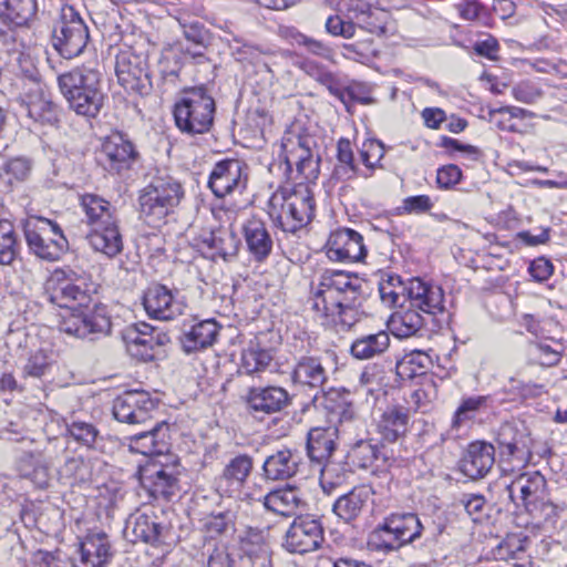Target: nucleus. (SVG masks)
I'll return each mask as SVG.
<instances>
[{
    "label": "nucleus",
    "instance_id": "nucleus-1",
    "mask_svg": "<svg viewBox=\"0 0 567 567\" xmlns=\"http://www.w3.org/2000/svg\"><path fill=\"white\" fill-rule=\"evenodd\" d=\"M93 284L84 272L56 268L45 282L47 299L66 310L59 330L72 338L93 341L111 331V319L104 307L93 303Z\"/></svg>",
    "mask_w": 567,
    "mask_h": 567
},
{
    "label": "nucleus",
    "instance_id": "nucleus-2",
    "mask_svg": "<svg viewBox=\"0 0 567 567\" xmlns=\"http://www.w3.org/2000/svg\"><path fill=\"white\" fill-rule=\"evenodd\" d=\"M365 287V280L354 274L327 269L311 284V307L328 322L348 330L360 320Z\"/></svg>",
    "mask_w": 567,
    "mask_h": 567
},
{
    "label": "nucleus",
    "instance_id": "nucleus-3",
    "mask_svg": "<svg viewBox=\"0 0 567 567\" xmlns=\"http://www.w3.org/2000/svg\"><path fill=\"white\" fill-rule=\"evenodd\" d=\"M61 94L69 107L80 116L96 117L106 100L102 90V73L91 65L76 66L58 76Z\"/></svg>",
    "mask_w": 567,
    "mask_h": 567
},
{
    "label": "nucleus",
    "instance_id": "nucleus-4",
    "mask_svg": "<svg viewBox=\"0 0 567 567\" xmlns=\"http://www.w3.org/2000/svg\"><path fill=\"white\" fill-rule=\"evenodd\" d=\"M184 197L182 184L169 175L156 176L138 196L140 215L147 225L158 227Z\"/></svg>",
    "mask_w": 567,
    "mask_h": 567
},
{
    "label": "nucleus",
    "instance_id": "nucleus-5",
    "mask_svg": "<svg viewBox=\"0 0 567 567\" xmlns=\"http://www.w3.org/2000/svg\"><path fill=\"white\" fill-rule=\"evenodd\" d=\"M215 111L213 96L204 86H195L186 90L175 103L173 115L181 132L195 135L210 130Z\"/></svg>",
    "mask_w": 567,
    "mask_h": 567
},
{
    "label": "nucleus",
    "instance_id": "nucleus-6",
    "mask_svg": "<svg viewBox=\"0 0 567 567\" xmlns=\"http://www.w3.org/2000/svg\"><path fill=\"white\" fill-rule=\"evenodd\" d=\"M22 226L28 248L39 259L54 262L68 251L69 241L55 221L31 216Z\"/></svg>",
    "mask_w": 567,
    "mask_h": 567
},
{
    "label": "nucleus",
    "instance_id": "nucleus-7",
    "mask_svg": "<svg viewBox=\"0 0 567 567\" xmlns=\"http://www.w3.org/2000/svg\"><path fill=\"white\" fill-rule=\"evenodd\" d=\"M89 41V30L84 21L72 7L62 9L61 19L56 22L52 44L64 59L80 55Z\"/></svg>",
    "mask_w": 567,
    "mask_h": 567
},
{
    "label": "nucleus",
    "instance_id": "nucleus-8",
    "mask_svg": "<svg viewBox=\"0 0 567 567\" xmlns=\"http://www.w3.org/2000/svg\"><path fill=\"white\" fill-rule=\"evenodd\" d=\"M495 441L502 462L526 463L529 461L534 440L529 426L524 421L513 420L502 423Z\"/></svg>",
    "mask_w": 567,
    "mask_h": 567
},
{
    "label": "nucleus",
    "instance_id": "nucleus-9",
    "mask_svg": "<svg viewBox=\"0 0 567 567\" xmlns=\"http://www.w3.org/2000/svg\"><path fill=\"white\" fill-rule=\"evenodd\" d=\"M20 106L35 123L54 125L59 121L58 105L45 94L37 71L31 72L24 80Z\"/></svg>",
    "mask_w": 567,
    "mask_h": 567
},
{
    "label": "nucleus",
    "instance_id": "nucleus-10",
    "mask_svg": "<svg viewBox=\"0 0 567 567\" xmlns=\"http://www.w3.org/2000/svg\"><path fill=\"white\" fill-rule=\"evenodd\" d=\"M159 400L144 390H128L113 402V415L123 423L142 424L152 419Z\"/></svg>",
    "mask_w": 567,
    "mask_h": 567
},
{
    "label": "nucleus",
    "instance_id": "nucleus-11",
    "mask_svg": "<svg viewBox=\"0 0 567 567\" xmlns=\"http://www.w3.org/2000/svg\"><path fill=\"white\" fill-rule=\"evenodd\" d=\"M323 542V527L320 519L310 515L297 516L286 532L284 547L295 554L317 550Z\"/></svg>",
    "mask_w": 567,
    "mask_h": 567
},
{
    "label": "nucleus",
    "instance_id": "nucleus-12",
    "mask_svg": "<svg viewBox=\"0 0 567 567\" xmlns=\"http://www.w3.org/2000/svg\"><path fill=\"white\" fill-rule=\"evenodd\" d=\"M248 183V166L239 159H224L216 163L210 172L208 187L216 197L241 194Z\"/></svg>",
    "mask_w": 567,
    "mask_h": 567
},
{
    "label": "nucleus",
    "instance_id": "nucleus-13",
    "mask_svg": "<svg viewBox=\"0 0 567 567\" xmlns=\"http://www.w3.org/2000/svg\"><path fill=\"white\" fill-rule=\"evenodd\" d=\"M340 431L339 427L329 426L316 427L308 433L307 452L309 458L318 464L324 463L320 478L321 486L324 491L328 486L332 487L336 484L332 481L334 466L327 462L336 450V440Z\"/></svg>",
    "mask_w": 567,
    "mask_h": 567
},
{
    "label": "nucleus",
    "instance_id": "nucleus-14",
    "mask_svg": "<svg viewBox=\"0 0 567 567\" xmlns=\"http://www.w3.org/2000/svg\"><path fill=\"white\" fill-rule=\"evenodd\" d=\"M506 491L508 497L516 505L519 501L529 514L535 513L536 506L548 497L546 480L537 471L522 473L506 486Z\"/></svg>",
    "mask_w": 567,
    "mask_h": 567
},
{
    "label": "nucleus",
    "instance_id": "nucleus-15",
    "mask_svg": "<svg viewBox=\"0 0 567 567\" xmlns=\"http://www.w3.org/2000/svg\"><path fill=\"white\" fill-rule=\"evenodd\" d=\"M124 341L128 354L140 361L148 362L161 354L162 347L168 341L166 334L142 323L140 327L128 328L124 333Z\"/></svg>",
    "mask_w": 567,
    "mask_h": 567
},
{
    "label": "nucleus",
    "instance_id": "nucleus-16",
    "mask_svg": "<svg viewBox=\"0 0 567 567\" xmlns=\"http://www.w3.org/2000/svg\"><path fill=\"white\" fill-rule=\"evenodd\" d=\"M245 400L249 412L259 419L281 412L291 404L289 392L278 385L252 386Z\"/></svg>",
    "mask_w": 567,
    "mask_h": 567
},
{
    "label": "nucleus",
    "instance_id": "nucleus-17",
    "mask_svg": "<svg viewBox=\"0 0 567 567\" xmlns=\"http://www.w3.org/2000/svg\"><path fill=\"white\" fill-rule=\"evenodd\" d=\"M138 158V152L133 143L123 134L114 133L107 136L100 152V162L112 174H121L130 169Z\"/></svg>",
    "mask_w": 567,
    "mask_h": 567
},
{
    "label": "nucleus",
    "instance_id": "nucleus-18",
    "mask_svg": "<svg viewBox=\"0 0 567 567\" xmlns=\"http://www.w3.org/2000/svg\"><path fill=\"white\" fill-rule=\"evenodd\" d=\"M409 305L427 317L445 311V293L441 286L421 278H412L406 285Z\"/></svg>",
    "mask_w": 567,
    "mask_h": 567
},
{
    "label": "nucleus",
    "instance_id": "nucleus-19",
    "mask_svg": "<svg viewBox=\"0 0 567 567\" xmlns=\"http://www.w3.org/2000/svg\"><path fill=\"white\" fill-rule=\"evenodd\" d=\"M141 483L154 499L169 501L179 489L178 471L173 465L147 464Z\"/></svg>",
    "mask_w": 567,
    "mask_h": 567
},
{
    "label": "nucleus",
    "instance_id": "nucleus-20",
    "mask_svg": "<svg viewBox=\"0 0 567 567\" xmlns=\"http://www.w3.org/2000/svg\"><path fill=\"white\" fill-rule=\"evenodd\" d=\"M142 303L150 318L161 321L173 320L184 310V303L171 289L161 284H153L146 288Z\"/></svg>",
    "mask_w": 567,
    "mask_h": 567
},
{
    "label": "nucleus",
    "instance_id": "nucleus-21",
    "mask_svg": "<svg viewBox=\"0 0 567 567\" xmlns=\"http://www.w3.org/2000/svg\"><path fill=\"white\" fill-rule=\"evenodd\" d=\"M327 256L333 261L357 262L367 256L363 237L350 228L333 231L327 243Z\"/></svg>",
    "mask_w": 567,
    "mask_h": 567
},
{
    "label": "nucleus",
    "instance_id": "nucleus-22",
    "mask_svg": "<svg viewBox=\"0 0 567 567\" xmlns=\"http://www.w3.org/2000/svg\"><path fill=\"white\" fill-rule=\"evenodd\" d=\"M495 464V447L485 441L467 445L460 460V471L471 480L485 477Z\"/></svg>",
    "mask_w": 567,
    "mask_h": 567
},
{
    "label": "nucleus",
    "instance_id": "nucleus-23",
    "mask_svg": "<svg viewBox=\"0 0 567 567\" xmlns=\"http://www.w3.org/2000/svg\"><path fill=\"white\" fill-rule=\"evenodd\" d=\"M112 557L111 543L106 533L101 530L89 532L79 544V558L72 563L73 567H102Z\"/></svg>",
    "mask_w": 567,
    "mask_h": 567
},
{
    "label": "nucleus",
    "instance_id": "nucleus-24",
    "mask_svg": "<svg viewBox=\"0 0 567 567\" xmlns=\"http://www.w3.org/2000/svg\"><path fill=\"white\" fill-rule=\"evenodd\" d=\"M329 378L327 361L320 357H300L291 372L295 384L315 390H322Z\"/></svg>",
    "mask_w": 567,
    "mask_h": 567
},
{
    "label": "nucleus",
    "instance_id": "nucleus-25",
    "mask_svg": "<svg viewBox=\"0 0 567 567\" xmlns=\"http://www.w3.org/2000/svg\"><path fill=\"white\" fill-rule=\"evenodd\" d=\"M115 73L118 83L126 90L143 94L147 87L148 74L142 61L134 54L117 55Z\"/></svg>",
    "mask_w": 567,
    "mask_h": 567
},
{
    "label": "nucleus",
    "instance_id": "nucleus-26",
    "mask_svg": "<svg viewBox=\"0 0 567 567\" xmlns=\"http://www.w3.org/2000/svg\"><path fill=\"white\" fill-rule=\"evenodd\" d=\"M169 439V425L163 421L156 423L148 431L131 435L128 437L130 449L143 455H159L168 452Z\"/></svg>",
    "mask_w": 567,
    "mask_h": 567
},
{
    "label": "nucleus",
    "instance_id": "nucleus-27",
    "mask_svg": "<svg viewBox=\"0 0 567 567\" xmlns=\"http://www.w3.org/2000/svg\"><path fill=\"white\" fill-rule=\"evenodd\" d=\"M267 509L282 516H292L307 507V499L301 488L296 485H286L285 487L269 492L264 499Z\"/></svg>",
    "mask_w": 567,
    "mask_h": 567
},
{
    "label": "nucleus",
    "instance_id": "nucleus-28",
    "mask_svg": "<svg viewBox=\"0 0 567 567\" xmlns=\"http://www.w3.org/2000/svg\"><path fill=\"white\" fill-rule=\"evenodd\" d=\"M247 250L257 262L265 261L272 251L274 241L266 224L258 218L248 219L243 226Z\"/></svg>",
    "mask_w": 567,
    "mask_h": 567
},
{
    "label": "nucleus",
    "instance_id": "nucleus-29",
    "mask_svg": "<svg viewBox=\"0 0 567 567\" xmlns=\"http://www.w3.org/2000/svg\"><path fill=\"white\" fill-rule=\"evenodd\" d=\"M300 455L290 449H281L266 457L262 472L266 480L282 481L295 476L299 471Z\"/></svg>",
    "mask_w": 567,
    "mask_h": 567
},
{
    "label": "nucleus",
    "instance_id": "nucleus-30",
    "mask_svg": "<svg viewBox=\"0 0 567 567\" xmlns=\"http://www.w3.org/2000/svg\"><path fill=\"white\" fill-rule=\"evenodd\" d=\"M86 240L93 250L110 258L117 256L123 249V238L118 227V220L92 227L86 235Z\"/></svg>",
    "mask_w": 567,
    "mask_h": 567
},
{
    "label": "nucleus",
    "instance_id": "nucleus-31",
    "mask_svg": "<svg viewBox=\"0 0 567 567\" xmlns=\"http://www.w3.org/2000/svg\"><path fill=\"white\" fill-rule=\"evenodd\" d=\"M410 411L405 406H388L381 414L377 427L384 441L395 442L409 430Z\"/></svg>",
    "mask_w": 567,
    "mask_h": 567
},
{
    "label": "nucleus",
    "instance_id": "nucleus-32",
    "mask_svg": "<svg viewBox=\"0 0 567 567\" xmlns=\"http://www.w3.org/2000/svg\"><path fill=\"white\" fill-rule=\"evenodd\" d=\"M162 528L153 514L136 513L127 519L124 533L126 537L132 536L133 543L141 540L154 545L159 542Z\"/></svg>",
    "mask_w": 567,
    "mask_h": 567
},
{
    "label": "nucleus",
    "instance_id": "nucleus-33",
    "mask_svg": "<svg viewBox=\"0 0 567 567\" xmlns=\"http://www.w3.org/2000/svg\"><path fill=\"white\" fill-rule=\"evenodd\" d=\"M220 326L215 319L199 321L192 326L182 338L185 352L190 353L213 346L219 334Z\"/></svg>",
    "mask_w": 567,
    "mask_h": 567
},
{
    "label": "nucleus",
    "instance_id": "nucleus-34",
    "mask_svg": "<svg viewBox=\"0 0 567 567\" xmlns=\"http://www.w3.org/2000/svg\"><path fill=\"white\" fill-rule=\"evenodd\" d=\"M81 207L86 217L87 225L92 227L110 225L117 221L115 207L103 197L95 194H84L81 196Z\"/></svg>",
    "mask_w": 567,
    "mask_h": 567
},
{
    "label": "nucleus",
    "instance_id": "nucleus-35",
    "mask_svg": "<svg viewBox=\"0 0 567 567\" xmlns=\"http://www.w3.org/2000/svg\"><path fill=\"white\" fill-rule=\"evenodd\" d=\"M288 208L292 209L291 214L295 218L297 230L306 226L315 216L313 193L306 184H298L293 189L289 190Z\"/></svg>",
    "mask_w": 567,
    "mask_h": 567
},
{
    "label": "nucleus",
    "instance_id": "nucleus-36",
    "mask_svg": "<svg viewBox=\"0 0 567 567\" xmlns=\"http://www.w3.org/2000/svg\"><path fill=\"white\" fill-rule=\"evenodd\" d=\"M373 493L371 486L354 487L348 494L340 496L333 504V512L346 522L354 519Z\"/></svg>",
    "mask_w": 567,
    "mask_h": 567
},
{
    "label": "nucleus",
    "instance_id": "nucleus-37",
    "mask_svg": "<svg viewBox=\"0 0 567 567\" xmlns=\"http://www.w3.org/2000/svg\"><path fill=\"white\" fill-rule=\"evenodd\" d=\"M389 347V333L386 331H379L357 338L350 347V353L357 360H370L383 354Z\"/></svg>",
    "mask_w": 567,
    "mask_h": 567
},
{
    "label": "nucleus",
    "instance_id": "nucleus-38",
    "mask_svg": "<svg viewBox=\"0 0 567 567\" xmlns=\"http://www.w3.org/2000/svg\"><path fill=\"white\" fill-rule=\"evenodd\" d=\"M425 315L409 305L394 312L389 321L393 334L398 338H409L416 334L425 324Z\"/></svg>",
    "mask_w": 567,
    "mask_h": 567
},
{
    "label": "nucleus",
    "instance_id": "nucleus-39",
    "mask_svg": "<svg viewBox=\"0 0 567 567\" xmlns=\"http://www.w3.org/2000/svg\"><path fill=\"white\" fill-rule=\"evenodd\" d=\"M35 11V0H0V20L8 27L27 24Z\"/></svg>",
    "mask_w": 567,
    "mask_h": 567
},
{
    "label": "nucleus",
    "instance_id": "nucleus-40",
    "mask_svg": "<svg viewBox=\"0 0 567 567\" xmlns=\"http://www.w3.org/2000/svg\"><path fill=\"white\" fill-rule=\"evenodd\" d=\"M386 519L389 528L396 535L403 546L415 542L422 536L424 526L416 514H391Z\"/></svg>",
    "mask_w": 567,
    "mask_h": 567
},
{
    "label": "nucleus",
    "instance_id": "nucleus-41",
    "mask_svg": "<svg viewBox=\"0 0 567 567\" xmlns=\"http://www.w3.org/2000/svg\"><path fill=\"white\" fill-rule=\"evenodd\" d=\"M288 202H290L289 189L281 188L276 190L269 199L268 214L280 229L287 233H295L297 231V225L293 223L292 209L288 208Z\"/></svg>",
    "mask_w": 567,
    "mask_h": 567
},
{
    "label": "nucleus",
    "instance_id": "nucleus-42",
    "mask_svg": "<svg viewBox=\"0 0 567 567\" xmlns=\"http://www.w3.org/2000/svg\"><path fill=\"white\" fill-rule=\"evenodd\" d=\"M254 462L249 455L240 454L229 461L223 471L220 485L226 483L229 488L238 491L243 487L252 471Z\"/></svg>",
    "mask_w": 567,
    "mask_h": 567
},
{
    "label": "nucleus",
    "instance_id": "nucleus-43",
    "mask_svg": "<svg viewBox=\"0 0 567 567\" xmlns=\"http://www.w3.org/2000/svg\"><path fill=\"white\" fill-rule=\"evenodd\" d=\"M354 19L358 25L370 33L383 34L389 19V13L384 10L372 8L370 4H358L354 8Z\"/></svg>",
    "mask_w": 567,
    "mask_h": 567
},
{
    "label": "nucleus",
    "instance_id": "nucleus-44",
    "mask_svg": "<svg viewBox=\"0 0 567 567\" xmlns=\"http://www.w3.org/2000/svg\"><path fill=\"white\" fill-rule=\"evenodd\" d=\"M357 172L358 165L354 162L351 142L348 138H340L337 144V164L332 175L339 181H349L357 175Z\"/></svg>",
    "mask_w": 567,
    "mask_h": 567
},
{
    "label": "nucleus",
    "instance_id": "nucleus-45",
    "mask_svg": "<svg viewBox=\"0 0 567 567\" xmlns=\"http://www.w3.org/2000/svg\"><path fill=\"white\" fill-rule=\"evenodd\" d=\"M205 243L215 251V255L224 260L235 257L239 248L238 238L228 229H219L210 233L209 237L205 239Z\"/></svg>",
    "mask_w": 567,
    "mask_h": 567
},
{
    "label": "nucleus",
    "instance_id": "nucleus-46",
    "mask_svg": "<svg viewBox=\"0 0 567 567\" xmlns=\"http://www.w3.org/2000/svg\"><path fill=\"white\" fill-rule=\"evenodd\" d=\"M272 354L269 350L258 346H250L241 353L240 372L252 375L267 370L272 362Z\"/></svg>",
    "mask_w": 567,
    "mask_h": 567
},
{
    "label": "nucleus",
    "instance_id": "nucleus-47",
    "mask_svg": "<svg viewBox=\"0 0 567 567\" xmlns=\"http://www.w3.org/2000/svg\"><path fill=\"white\" fill-rule=\"evenodd\" d=\"M431 363L432 359L427 353L415 350L396 362V374L401 379H413L423 374Z\"/></svg>",
    "mask_w": 567,
    "mask_h": 567
},
{
    "label": "nucleus",
    "instance_id": "nucleus-48",
    "mask_svg": "<svg viewBox=\"0 0 567 567\" xmlns=\"http://www.w3.org/2000/svg\"><path fill=\"white\" fill-rule=\"evenodd\" d=\"M379 293L384 305L395 307L402 305V300L408 296V289L400 276L385 275L379 282Z\"/></svg>",
    "mask_w": 567,
    "mask_h": 567
},
{
    "label": "nucleus",
    "instance_id": "nucleus-49",
    "mask_svg": "<svg viewBox=\"0 0 567 567\" xmlns=\"http://www.w3.org/2000/svg\"><path fill=\"white\" fill-rule=\"evenodd\" d=\"M18 243L12 223L0 220V264L10 265L17 256Z\"/></svg>",
    "mask_w": 567,
    "mask_h": 567
},
{
    "label": "nucleus",
    "instance_id": "nucleus-50",
    "mask_svg": "<svg viewBox=\"0 0 567 567\" xmlns=\"http://www.w3.org/2000/svg\"><path fill=\"white\" fill-rule=\"evenodd\" d=\"M487 396L477 395L463 399L460 406L456 409L453 420L452 427L460 429L461 425L475 417L483 408L486 406Z\"/></svg>",
    "mask_w": 567,
    "mask_h": 567
},
{
    "label": "nucleus",
    "instance_id": "nucleus-51",
    "mask_svg": "<svg viewBox=\"0 0 567 567\" xmlns=\"http://www.w3.org/2000/svg\"><path fill=\"white\" fill-rule=\"evenodd\" d=\"M282 148L288 168H291L293 163L313 157L308 138L300 136H296L295 138L289 137L284 141Z\"/></svg>",
    "mask_w": 567,
    "mask_h": 567
},
{
    "label": "nucleus",
    "instance_id": "nucleus-52",
    "mask_svg": "<svg viewBox=\"0 0 567 567\" xmlns=\"http://www.w3.org/2000/svg\"><path fill=\"white\" fill-rule=\"evenodd\" d=\"M370 543L378 549L384 553L394 551L403 547V544L389 528V522L385 518L384 522L379 525L370 536Z\"/></svg>",
    "mask_w": 567,
    "mask_h": 567
},
{
    "label": "nucleus",
    "instance_id": "nucleus-53",
    "mask_svg": "<svg viewBox=\"0 0 567 567\" xmlns=\"http://www.w3.org/2000/svg\"><path fill=\"white\" fill-rule=\"evenodd\" d=\"M204 527L212 537L231 532L235 527V513L225 511L212 514L205 519Z\"/></svg>",
    "mask_w": 567,
    "mask_h": 567
},
{
    "label": "nucleus",
    "instance_id": "nucleus-54",
    "mask_svg": "<svg viewBox=\"0 0 567 567\" xmlns=\"http://www.w3.org/2000/svg\"><path fill=\"white\" fill-rule=\"evenodd\" d=\"M69 434L79 443L92 447L99 436V430L90 422L72 421L68 424Z\"/></svg>",
    "mask_w": 567,
    "mask_h": 567
},
{
    "label": "nucleus",
    "instance_id": "nucleus-55",
    "mask_svg": "<svg viewBox=\"0 0 567 567\" xmlns=\"http://www.w3.org/2000/svg\"><path fill=\"white\" fill-rule=\"evenodd\" d=\"M492 117L499 116L496 125L502 131L517 132V127L511 123L513 118H524L532 113L525 109L517 106H503L489 112Z\"/></svg>",
    "mask_w": 567,
    "mask_h": 567
},
{
    "label": "nucleus",
    "instance_id": "nucleus-56",
    "mask_svg": "<svg viewBox=\"0 0 567 567\" xmlns=\"http://www.w3.org/2000/svg\"><path fill=\"white\" fill-rule=\"evenodd\" d=\"M291 39L296 44L303 47L309 53L319 58L330 60L333 55V51L328 44L298 31L291 32Z\"/></svg>",
    "mask_w": 567,
    "mask_h": 567
},
{
    "label": "nucleus",
    "instance_id": "nucleus-57",
    "mask_svg": "<svg viewBox=\"0 0 567 567\" xmlns=\"http://www.w3.org/2000/svg\"><path fill=\"white\" fill-rule=\"evenodd\" d=\"M564 512V508L558 507L554 503L549 501V498H545L539 506H536L535 515L543 519V522L553 529L563 528V524L560 523V516Z\"/></svg>",
    "mask_w": 567,
    "mask_h": 567
},
{
    "label": "nucleus",
    "instance_id": "nucleus-58",
    "mask_svg": "<svg viewBox=\"0 0 567 567\" xmlns=\"http://www.w3.org/2000/svg\"><path fill=\"white\" fill-rule=\"evenodd\" d=\"M381 452L375 444L370 441H359L353 450L352 456L357 460L360 467L367 468L380 458Z\"/></svg>",
    "mask_w": 567,
    "mask_h": 567
},
{
    "label": "nucleus",
    "instance_id": "nucleus-59",
    "mask_svg": "<svg viewBox=\"0 0 567 567\" xmlns=\"http://www.w3.org/2000/svg\"><path fill=\"white\" fill-rule=\"evenodd\" d=\"M326 31L333 37L351 39L355 34L357 24L353 21H347L339 16H330L324 24Z\"/></svg>",
    "mask_w": 567,
    "mask_h": 567
},
{
    "label": "nucleus",
    "instance_id": "nucleus-60",
    "mask_svg": "<svg viewBox=\"0 0 567 567\" xmlns=\"http://www.w3.org/2000/svg\"><path fill=\"white\" fill-rule=\"evenodd\" d=\"M296 65L302 70L306 74L313 78L318 82L330 85L333 83V75L329 71L324 70L319 63L310 59H302L296 62Z\"/></svg>",
    "mask_w": 567,
    "mask_h": 567
},
{
    "label": "nucleus",
    "instance_id": "nucleus-61",
    "mask_svg": "<svg viewBox=\"0 0 567 567\" xmlns=\"http://www.w3.org/2000/svg\"><path fill=\"white\" fill-rule=\"evenodd\" d=\"M49 369V357L45 351L38 350L30 355L24 365V373L32 378L42 377Z\"/></svg>",
    "mask_w": 567,
    "mask_h": 567
},
{
    "label": "nucleus",
    "instance_id": "nucleus-62",
    "mask_svg": "<svg viewBox=\"0 0 567 567\" xmlns=\"http://www.w3.org/2000/svg\"><path fill=\"white\" fill-rule=\"evenodd\" d=\"M433 206L430 196L416 195L404 198L400 208L405 214H423L430 212Z\"/></svg>",
    "mask_w": 567,
    "mask_h": 567
},
{
    "label": "nucleus",
    "instance_id": "nucleus-63",
    "mask_svg": "<svg viewBox=\"0 0 567 567\" xmlns=\"http://www.w3.org/2000/svg\"><path fill=\"white\" fill-rule=\"evenodd\" d=\"M30 169V162L22 157L12 158L8 161L4 166V172L9 176V183H12V181H24L28 177Z\"/></svg>",
    "mask_w": 567,
    "mask_h": 567
},
{
    "label": "nucleus",
    "instance_id": "nucleus-64",
    "mask_svg": "<svg viewBox=\"0 0 567 567\" xmlns=\"http://www.w3.org/2000/svg\"><path fill=\"white\" fill-rule=\"evenodd\" d=\"M183 33L185 39L198 48H206L208 42V31L199 22L183 24Z\"/></svg>",
    "mask_w": 567,
    "mask_h": 567
}]
</instances>
